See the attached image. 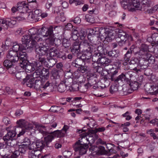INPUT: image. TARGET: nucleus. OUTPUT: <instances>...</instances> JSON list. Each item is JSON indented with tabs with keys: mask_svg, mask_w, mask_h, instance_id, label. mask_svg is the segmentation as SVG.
<instances>
[{
	"mask_svg": "<svg viewBox=\"0 0 158 158\" xmlns=\"http://www.w3.org/2000/svg\"><path fill=\"white\" fill-rule=\"evenodd\" d=\"M139 2L137 0H132V2L128 4L127 9L131 11H134L136 10H141Z\"/></svg>",
	"mask_w": 158,
	"mask_h": 158,
	"instance_id": "8",
	"label": "nucleus"
},
{
	"mask_svg": "<svg viewBox=\"0 0 158 158\" xmlns=\"http://www.w3.org/2000/svg\"><path fill=\"white\" fill-rule=\"evenodd\" d=\"M16 147H17L19 149V151L22 154H24L26 152V149L27 148V147L22 145H20L19 147L16 146Z\"/></svg>",
	"mask_w": 158,
	"mask_h": 158,
	"instance_id": "54",
	"label": "nucleus"
},
{
	"mask_svg": "<svg viewBox=\"0 0 158 158\" xmlns=\"http://www.w3.org/2000/svg\"><path fill=\"white\" fill-rule=\"evenodd\" d=\"M42 89L47 92H50L53 89V86L52 84L48 81L45 83H43Z\"/></svg>",
	"mask_w": 158,
	"mask_h": 158,
	"instance_id": "24",
	"label": "nucleus"
},
{
	"mask_svg": "<svg viewBox=\"0 0 158 158\" xmlns=\"http://www.w3.org/2000/svg\"><path fill=\"white\" fill-rule=\"evenodd\" d=\"M48 52H49V54L51 56H56L57 55V53H58V50L54 48H51Z\"/></svg>",
	"mask_w": 158,
	"mask_h": 158,
	"instance_id": "48",
	"label": "nucleus"
},
{
	"mask_svg": "<svg viewBox=\"0 0 158 158\" xmlns=\"http://www.w3.org/2000/svg\"><path fill=\"white\" fill-rule=\"evenodd\" d=\"M81 51L83 52H92V47L89 45V43L86 40L82 41L81 43Z\"/></svg>",
	"mask_w": 158,
	"mask_h": 158,
	"instance_id": "9",
	"label": "nucleus"
},
{
	"mask_svg": "<svg viewBox=\"0 0 158 158\" xmlns=\"http://www.w3.org/2000/svg\"><path fill=\"white\" fill-rule=\"evenodd\" d=\"M88 82L84 85L87 91L88 87L94 85L97 83V78L94 76H92L89 77L88 78Z\"/></svg>",
	"mask_w": 158,
	"mask_h": 158,
	"instance_id": "23",
	"label": "nucleus"
},
{
	"mask_svg": "<svg viewBox=\"0 0 158 158\" xmlns=\"http://www.w3.org/2000/svg\"><path fill=\"white\" fill-rule=\"evenodd\" d=\"M33 65L35 67V71L33 74V78L34 79L36 78L40 79V77L41 76V69H42V65L37 62H34Z\"/></svg>",
	"mask_w": 158,
	"mask_h": 158,
	"instance_id": "6",
	"label": "nucleus"
},
{
	"mask_svg": "<svg viewBox=\"0 0 158 158\" xmlns=\"http://www.w3.org/2000/svg\"><path fill=\"white\" fill-rule=\"evenodd\" d=\"M36 130L42 134L43 136H45L44 138V142L47 147H51L53 145L51 143L52 140L54 138L52 133H49L46 131V129L44 126H40L39 125H36L35 126Z\"/></svg>",
	"mask_w": 158,
	"mask_h": 158,
	"instance_id": "1",
	"label": "nucleus"
},
{
	"mask_svg": "<svg viewBox=\"0 0 158 158\" xmlns=\"http://www.w3.org/2000/svg\"><path fill=\"white\" fill-rule=\"evenodd\" d=\"M21 143H23L22 145L27 147L29 149V147L31 145V142L30 140L27 138H24L22 140H19Z\"/></svg>",
	"mask_w": 158,
	"mask_h": 158,
	"instance_id": "44",
	"label": "nucleus"
},
{
	"mask_svg": "<svg viewBox=\"0 0 158 158\" xmlns=\"http://www.w3.org/2000/svg\"><path fill=\"white\" fill-rule=\"evenodd\" d=\"M138 65L141 69H146L148 66V61L144 58H141L139 60Z\"/></svg>",
	"mask_w": 158,
	"mask_h": 158,
	"instance_id": "34",
	"label": "nucleus"
},
{
	"mask_svg": "<svg viewBox=\"0 0 158 158\" xmlns=\"http://www.w3.org/2000/svg\"><path fill=\"white\" fill-rule=\"evenodd\" d=\"M120 51L118 50H112L108 52V55L112 57H117L119 55Z\"/></svg>",
	"mask_w": 158,
	"mask_h": 158,
	"instance_id": "39",
	"label": "nucleus"
},
{
	"mask_svg": "<svg viewBox=\"0 0 158 158\" xmlns=\"http://www.w3.org/2000/svg\"><path fill=\"white\" fill-rule=\"evenodd\" d=\"M69 2L70 4L74 3L76 6L84 3V1H79L78 0H69Z\"/></svg>",
	"mask_w": 158,
	"mask_h": 158,
	"instance_id": "59",
	"label": "nucleus"
},
{
	"mask_svg": "<svg viewBox=\"0 0 158 158\" xmlns=\"http://www.w3.org/2000/svg\"><path fill=\"white\" fill-rule=\"evenodd\" d=\"M69 128V127L67 125H64L61 130H56L52 132L53 135L57 137H61L64 136L66 133L67 130Z\"/></svg>",
	"mask_w": 158,
	"mask_h": 158,
	"instance_id": "11",
	"label": "nucleus"
},
{
	"mask_svg": "<svg viewBox=\"0 0 158 158\" xmlns=\"http://www.w3.org/2000/svg\"><path fill=\"white\" fill-rule=\"evenodd\" d=\"M115 32L116 36L121 40H123L127 38L128 35L122 30L116 29L115 30Z\"/></svg>",
	"mask_w": 158,
	"mask_h": 158,
	"instance_id": "26",
	"label": "nucleus"
},
{
	"mask_svg": "<svg viewBox=\"0 0 158 158\" xmlns=\"http://www.w3.org/2000/svg\"><path fill=\"white\" fill-rule=\"evenodd\" d=\"M83 61L84 60L81 57V58L76 59L74 62H72V65L73 66L79 68L80 66L82 65Z\"/></svg>",
	"mask_w": 158,
	"mask_h": 158,
	"instance_id": "37",
	"label": "nucleus"
},
{
	"mask_svg": "<svg viewBox=\"0 0 158 158\" xmlns=\"http://www.w3.org/2000/svg\"><path fill=\"white\" fill-rule=\"evenodd\" d=\"M129 85L131 87V89L132 90H136L138 86V82L136 81L130 82Z\"/></svg>",
	"mask_w": 158,
	"mask_h": 158,
	"instance_id": "51",
	"label": "nucleus"
},
{
	"mask_svg": "<svg viewBox=\"0 0 158 158\" xmlns=\"http://www.w3.org/2000/svg\"><path fill=\"white\" fill-rule=\"evenodd\" d=\"M18 7L16 8L13 6L11 8V10L12 13H15L16 11H19L20 9H22L23 11L26 10V9H27V6H26L24 2H19L18 4Z\"/></svg>",
	"mask_w": 158,
	"mask_h": 158,
	"instance_id": "20",
	"label": "nucleus"
},
{
	"mask_svg": "<svg viewBox=\"0 0 158 158\" xmlns=\"http://www.w3.org/2000/svg\"><path fill=\"white\" fill-rule=\"evenodd\" d=\"M81 43L79 44L78 43H74L72 47H70L71 51L73 52L78 54L81 50Z\"/></svg>",
	"mask_w": 158,
	"mask_h": 158,
	"instance_id": "30",
	"label": "nucleus"
},
{
	"mask_svg": "<svg viewBox=\"0 0 158 158\" xmlns=\"http://www.w3.org/2000/svg\"><path fill=\"white\" fill-rule=\"evenodd\" d=\"M145 89L147 92L149 94L153 93V88L151 85H146L145 86Z\"/></svg>",
	"mask_w": 158,
	"mask_h": 158,
	"instance_id": "62",
	"label": "nucleus"
},
{
	"mask_svg": "<svg viewBox=\"0 0 158 158\" xmlns=\"http://www.w3.org/2000/svg\"><path fill=\"white\" fill-rule=\"evenodd\" d=\"M135 48V45H132L124 55L123 59L126 62H127L130 60L132 53L134 52V49Z\"/></svg>",
	"mask_w": 158,
	"mask_h": 158,
	"instance_id": "21",
	"label": "nucleus"
},
{
	"mask_svg": "<svg viewBox=\"0 0 158 158\" xmlns=\"http://www.w3.org/2000/svg\"><path fill=\"white\" fill-rule=\"evenodd\" d=\"M26 50H22L19 52V60L20 62V66L23 68H26L28 63L27 60Z\"/></svg>",
	"mask_w": 158,
	"mask_h": 158,
	"instance_id": "3",
	"label": "nucleus"
},
{
	"mask_svg": "<svg viewBox=\"0 0 158 158\" xmlns=\"http://www.w3.org/2000/svg\"><path fill=\"white\" fill-rule=\"evenodd\" d=\"M28 158H39L40 154L37 153V150H32L29 151L28 153Z\"/></svg>",
	"mask_w": 158,
	"mask_h": 158,
	"instance_id": "38",
	"label": "nucleus"
},
{
	"mask_svg": "<svg viewBox=\"0 0 158 158\" xmlns=\"http://www.w3.org/2000/svg\"><path fill=\"white\" fill-rule=\"evenodd\" d=\"M32 37L28 33L23 35L22 38V44L25 45L26 44L31 41Z\"/></svg>",
	"mask_w": 158,
	"mask_h": 158,
	"instance_id": "36",
	"label": "nucleus"
},
{
	"mask_svg": "<svg viewBox=\"0 0 158 158\" xmlns=\"http://www.w3.org/2000/svg\"><path fill=\"white\" fill-rule=\"evenodd\" d=\"M89 147L88 145H83L77 143H75L73 146V148L75 151L79 154V155H82L85 154L87 152V149Z\"/></svg>",
	"mask_w": 158,
	"mask_h": 158,
	"instance_id": "4",
	"label": "nucleus"
},
{
	"mask_svg": "<svg viewBox=\"0 0 158 158\" xmlns=\"http://www.w3.org/2000/svg\"><path fill=\"white\" fill-rule=\"evenodd\" d=\"M103 35L101 36L103 37L106 40L109 42L111 41L114 38L113 31L110 30L106 31L105 29V32L103 33Z\"/></svg>",
	"mask_w": 158,
	"mask_h": 158,
	"instance_id": "15",
	"label": "nucleus"
},
{
	"mask_svg": "<svg viewBox=\"0 0 158 158\" xmlns=\"http://www.w3.org/2000/svg\"><path fill=\"white\" fill-rule=\"evenodd\" d=\"M87 133H84L81 135V136L79 138L80 139L76 143H77L79 144L83 145H88L87 142Z\"/></svg>",
	"mask_w": 158,
	"mask_h": 158,
	"instance_id": "22",
	"label": "nucleus"
},
{
	"mask_svg": "<svg viewBox=\"0 0 158 158\" xmlns=\"http://www.w3.org/2000/svg\"><path fill=\"white\" fill-rule=\"evenodd\" d=\"M71 88L72 90L74 91L79 90L81 92H84L86 91L84 85L83 86H79V84H72L71 86Z\"/></svg>",
	"mask_w": 158,
	"mask_h": 158,
	"instance_id": "28",
	"label": "nucleus"
},
{
	"mask_svg": "<svg viewBox=\"0 0 158 158\" xmlns=\"http://www.w3.org/2000/svg\"><path fill=\"white\" fill-rule=\"evenodd\" d=\"M7 58L14 63L18 61L19 60V56L17 53L15 51H10L7 56Z\"/></svg>",
	"mask_w": 158,
	"mask_h": 158,
	"instance_id": "14",
	"label": "nucleus"
},
{
	"mask_svg": "<svg viewBox=\"0 0 158 158\" xmlns=\"http://www.w3.org/2000/svg\"><path fill=\"white\" fill-rule=\"evenodd\" d=\"M16 77L17 78L20 80H23V82L26 80V77L28 76L25 72H18L16 74Z\"/></svg>",
	"mask_w": 158,
	"mask_h": 158,
	"instance_id": "29",
	"label": "nucleus"
},
{
	"mask_svg": "<svg viewBox=\"0 0 158 158\" xmlns=\"http://www.w3.org/2000/svg\"><path fill=\"white\" fill-rule=\"evenodd\" d=\"M62 45L65 48H69L70 46V41L65 38H63L62 40Z\"/></svg>",
	"mask_w": 158,
	"mask_h": 158,
	"instance_id": "50",
	"label": "nucleus"
},
{
	"mask_svg": "<svg viewBox=\"0 0 158 158\" xmlns=\"http://www.w3.org/2000/svg\"><path fill=\"white\" fill-rule=\"evenodd\" d=\"M108 67L109 68H107L106 70L108 74H110L114 72L115 73L117 71H118L117 69L116 68H114L111 65L109 66Z\"/></svg>",
	"mask_w": 158,
	"mask_h": 158,
	"instance_id": "53",
	"label": "nucleus"
},
{
	"mask_svg": "<svg viewBox=\"0 0 158 158\" xmlns=\"http://www.w3.org/2000/svg\"><path fill=\"white\" fill-rule=\"evenodd\" d=\"M42 69H41V76L44 77L45 78H47L49 76V72L48 69H43L42 67Z\"/></svg>",
	"mask_w": 158,
	"mask_h": 158,
	"instance_id": "52",
	"label": "nucleus"
},
{
	"mask_svg": "<svg viewBox=\"0 0 158 158\" xmlns=\"http://www.w3.org/2000/svg\"><path fill=\"white\" fill-rule=\"evenodd\" d=\"M51 30L49 31L50 32H49V35L48 36V40L50 44L53 45L54 44L55 38L54 36V34L53 33V30L52 31Z\"/></svg>",
	"mask_w": 158,
	"mask_h": 158,
	"instance_id": "40",
	"label": "nucleus"
},
{
	"mask_svg": "<svg viewBox=\"0 0 158 158\" xmlns=\"http://www.w3.org/2000/svg\"><path fill=\"white\" fill-rule=\"evenodd\" d=\"M23 48H24V45L22 44L20 45L15 43H14V45L12 47V51H15L17 53L19 51V52H20L22 50H25V49Z\"/></svg>",
	"mask_w": 158,
	"mask_h": 158,
	"instance_id": "35",
	"label": "nucleus"
},
{
	"mask_svg": "<svg viewBox=\"0 0 158 158\" xmlns=\"http://www.w3.org/2000/svg\"><path fill=\"white\" fill-rule=\"evenodd\" d=\"M7 131V133L4 136L3 138V139L7 140L10 139H13V138L15 136L16 133L19 132V134L18 135V138H19L21 135H23L25 133V131H22V129L19 127H13L11 126L6 129Z\"/></svg>",
	"mask_w": 158,
	"mask_h": 158,
	"instance_id": "2",
	"label": "nucleus"
},
{
	"mask_svg": "<svg viewBox=\"0 0 158 158\" xmlns=\"http://www.w3.org/2000/svg\"><path fill=\"white\" fill-rule=\"evenodd\" d=\"M98 148V153L99 155H103L105 154L106 151L105 149V148L102 146H99Z\"/></svg>",
	"mask_w": 158,
	"mask_h": 158,
	"instance_id": "61",
	"label": "nucleus"
},
{
	"mask_svg": "<svg viewBox=\"0 0 158 158\" xmlns=\"http://www.w3.org/2000/svg\"><path fill=\"white\" fill-rule=\"evenodd\" d=\"M43 55H39L38 57V61L39 62L38 63H39L40 64V65L43 63H44L45 65V62H46V58Z\"/></svg>",
	"mask_w": 158,
	"mask_h": 158,
	"instance_id": "56",
	"label": "nucleus"
},
{
	"mask_svg": "<svg viewBox=\"0 0 158 158\" xmlns=\"http://www.w3.org/2000/svg\"><path fill=\"white\" fill-rule=\"evenodd\" d=\"M85 19L86 21L89 23H93L95 22L94 17L91 15H87L85 16Z\"/></svg>",
	"mask_w": 158,
	"mask_h": 158,
	"instance_id": "55",
	"label": "nucleus"
},
{
	"mask_svg": "<svg viewBox=\"0 0 158 158\" xmlns=\"http://www.w3.org/2000/svg\"><path fill=\"white\" fill-rule=\"evenodd\" d=\"M146 60L148 61V64H153L155 62V58L150 54H148L146 55Z\"/></svg>",
	"mask_w": 158,
	"mask_h": 158,
	"instance_id": "47",
	"label": "nucleus"
},
{
	"mask_svg": "<svg viewBox=\"0 0 158 158\" xmlns=\"http://www.w3.org/2000/svg\"><path fill=\"white\" fill-rule=\"evenodd\" d=\"M46 146L44 141L42 140L38 139L32 142L29 147V150H34L35 149L39 148V150H42Z\"/></svg>",
	"mask_w": 158,
	"mask_h": 158,
	"instance_id": "5",
	"label": "nucleus"
},
{
	"mask_svg": "<svg viewBox=\"0 0 158 158\" xmlns=\"http://www.w3.org/2000/svg\"><path fill=\"white\" fill-rule=\"evenodd\" d=\"M56 20H57V21L58 22L60 21L61 22H64L66 20V18L64 16V14L62 12L60 13V15L56 18Z\"/></svg>",
	"mask_w": 158,
	"mask_h": 158,
	"instance_id": "60",
	"label": "nucleus"
},
{
	"mask_svg": "<svg viewBox=\"0 0 158 158\" xmlns=\"http://www.w3.org/2000/svg\"><path fill=\"white\" fill-rule=\"evenodd\" d=\"M35 52L39 55L45 56L48 54V50L45 45L39 46H38L35 48Z\"/></svg>",
	"mask_w": 158,
	"mask_h": 158,
	"instance_id": "13",
	"label": "nucleus"
},
{
	"mask_svg": "<svg viewBox=\"0 0 158 158\" xmlns=\"http://www.w3.org/2000/svg\"><path fill=\"white\" fill-rule=\"evenodd\" d=\"M139 51L136 52L135 54H138L140 56H144L149 54L148 52L149 51V48L148 45L145 44H142L140 48Z\"/></svg>",
	"mask_w": 158,
	"mask_h": 158,
	"instance_id": "17",
	"label": "nucleus"
},
{
	"mask_svg": "<svg viewBox=\"0 0 158 158\" xmlns=\"http://www.w3.org/2000/svg\"><path fill=\"white\" fill-rule=\"evenodd\" d=\"M97 62L98 64L105 66H108L109 64L111 63L112 60L105 56H100L98 58Z\"/></svg>",
	"mask_w": 158,
	"mask_h": 158,
	"instance_id": "19",
	"label": "nucleus"
},
{
	"mask_svg": "<svg viewBox=\"0 0 158 158\" xmlns=\"http://www.w3.org/2000/svg\"><path fill=\"white\" fill-rule=\"evenodd\" d=\"M3 140L5 141V143L7 144V146L10 147V149H11V148L12 147H16V145H15V141L13 140V139H10L7 140L3 139Z\"/></svg>",
	"mask_w": 158,
	"mask_h": 158,
	"instance_id": "43",
	"label": "nucleus"
},
{
	"mask_svg": "<svg viewBox=\"0 0 158 158\" xmlns=\"http://www.w3.org/2000/svg\"><path fill=\"white\" fill-rule=\"evenodd\" d=\"M73 80L71 78L66 79L64 81H62V83L65 84V86L70 87L71 85V83L72 82Z\"/></svg>",
	"mask_w": 158,
	"mask_h": 158,
	"instance_id": "58",
	"label": "nucleus"
},
{
	"mask_svg": "<svg viewBox=\"0 0 158 158\" xmlns=\"http://www.w3.org/2000/svg\"><path fill=\"white\" fill-rule=\"evenodd\" d=\"M126 77L125 74L123 73H122L121 74L118 76L114 81V82L115 83H119L122 82L126 81L128 82V79H126Z\"/></svg>",
	"mask_w": 158,
	"mask_h": 158,
	"instance_id": "32",
	"label": "nucleus"
},
{
	"mask_svg": "<svg viewBox=\"0 0 158 158\" xmlns=\"http://www.w3.org/2000/svg\"><path fill=\"white\" fill-rule=\"evenodd\" d=\"M43 83L42 82L40 79H38L35 80L34 82V87L36 89H42Z\"/></svg>",
	"mask_w": 158,
	"mask_h": 158,
	"instance_id": "41",
	"label": "nucleus"
},
{
	"mask_svg": "<svg viewBox=\"0 0 158 158\" xmlns=\"http://www.w3.org/2000/svg\"><path fill=\"white\" fill-rule=\"evenodd\" d=\"M27 14V19L28 20L36 22L38 20L39 18H37L34 13L32 12H30Z\"/></svg>",
	"mask_w": 158,
	"mask_h": 158,
	"instance_id": "42",
	"label": "nucleus"
},
{
	"mask_svg": "<svg viewBox=\"0 0 158 158\" xmlns=\"http://www.w3.org/2000/svg\"><path fill=\"white\" fill-rule=\"evenodd\" d=\"M105 32V29L102 28L95 27L90 29L89 33V35H95L99 34V35H103V33Z\"/></svg>",
	"mask_w": 158,
	"mask_h": 158,
	"instance_id": "12",
	"label": "nucleus"
},
{
	"mask_svg": "<svg viewBox=\"0 0 158 158\" xmlns=\"http://www.w3.org/2000/svg\"><path fill=\"white\" fill-rule=\"evenodd\" d=\"M56 60L54 58H51L47 60L45 62V65L48 68H51L53 67L56 63Z\"/></svg>",
	"mask_w": 158,
	"mask_h": 158,
	"instance_id": "33",
	"label": "nucleus"
},
{
	"mask_svg": "<svg viewBox=\"0 0 158 158\" xmlns=\"http://www.w3.org/2000/svg\"><path fill=\"white\" fill-rule=\"evenodd\" d=\"M89 133L87 134V136L88 143L91 144L94 143L95 140L98 139V136L96 134L92 132V129L89 130Z\"/></svg>",
	"mask_w": 158,
	"mask_h": 158,
	"instance_id": "18",
	"label": "nucleus"
},
{
	"mask_svg": "<svg viewBox=\"0 0 158 158\" xmlns=\"http://www.w3.org/2000/svg\"><path fill=\"white\" fill-rule=\"evenodd\" d=\"M28 34L32 38L35 39L37 41L42 40L39 35V30L35 28H32L29 30Z\"/></svg>",
	"mask_w": 158,
	"mask_h": 158,
	"instance_id": "10",
	"label": "nucleus"
},
{
	"mask_svg": "<svg viewBox=\"0 0 158 158\" xmlns=\"http://www.w3.org/2000/svg\"><path fill=\"white\" fill-rule=\"evenodd\" d=\"M123 8L126 9L128 7V4L132 3V0H120Z\"/></svg>",
	"mask_w": 158,
	"mask_h": 158,
	"instance_id": "46",
	"label": "nucleus"
},
{
	"mask_svg": "<svg viewBox=\"0 0 158 158\" xmlns=\"http://www.w3.org/2000/svg\"><path fill=\"white\" fill-rule=\"evenodd\" d=\"M13 62H12L10 60H6L4 62V65L5 67L7 69L10 68V67L13 65Z\"/></svg>",
	"mask_w": 158,
	"mask_h": 158,
	"instance_id": "57",
	"label": "nucleus"
},
{
	"mask_svg": "<svg viewBox=\"0 0 158 158\" xmlns=\"http://www.w3.org/2000/svg\"><path fill=\"white\" fill-rule=\"evenodd\" d=\"M52 75L54 78L55 79H59L60 77L59 73L57 70H54L52 71Z\"/></svg>",
	"mask_w": 158,
	"mask_h": 158,
	"instance_id": "64",
	"label": "nucleus"
},
{
	"mask_svg": "<svg viewBox=\"0 0 158 158\" xmlns=\"http://www.w3.org/2000/svg\"><path fill=\"white\" fill-rule=\"evenodd\" d=\"M92 52H83L82 56H81V58L84 60H88L90 59L92 56Z\"/></svg>",
	"mask_w": 158,
	"mask_h": 158,
	"instance_id": "45",
	"label": "nucleus"
},
{
	"mask_svg": "<svg viewBox=\"0 0 158 158\" xmlns=\"http://www.w3.org/2000/svg\"><path fill=\"white\" fill-rule=\"evenodd\" d=\"M53 29H55L52 26H50L48 28L43 27L41 29L39 30L38 35H41L43 37H47L50 33L49 31L51 29L52 31L53 30Z\"/></svg>",
	"mask_w": 158,
	"mask_h": 158,
	"instance_id": "16",
	"label": "nucleus"
},
{
	"mask_svg": "<svg viewBox=\"0 0 158 158\" xmlns=\"http://www.w3.org/2000/svg\"><path fill=\"white\" fill-rule=\"evenodd\" d=\"M17 123L19 125V127L21 128L22 131H24L22 128H24L27 130L32 129L33 128V125L31 123L26 121L24 119H20L17 122Z\"/></svg>",
	"mask_w": 158,
	"mask_h": 158,
	"instance_id": "7",
	"label": "nucleus"
},
{
	"mask_svg": "<svg viewBox=\"0 0 158 158\" xmlns=\"http://www.w3.org/2000/svg\"><path fill=\"white\" fill-rule=\"evenodd\" d=\"M26 80L24 81L23 84L26 83V85L30 88H32L34 86L35 79L32 78L31 75H28L26 77Z\"/></svg>",
	"mask_w": 158,
	"mask_h": 158,
	"instance_id": "27",
	"label": "nucleus"
},
{
	"mask_svg": "<svg viewBox=\"0 0 158 158\" xmlns=\"http://www.w3.org/2000/svg\"><path fill=\"white\" fill-rule=\"evenodd\" d=\"M36 41H37L35 39L32 38L31 41L26 44L24 46V48H23L25 49V50H26L28 48H36V47L38 46L37 43Z\"/></svg>",
	"mask_w": 158,
	"mask_h": 158,
	"instance_id": "25",
	"label": "nucleus"
},
{
	"mask_svg": "<svg viewBox=\"0 0 158 158\" xmlns=\"http://www.w3.org/2000/svg\"><path fill=\"white\" fill-rule=\"evenodd\" d=\"M106 129L104 127H98L97 128H96L94 130H92V131L93 133H94L95 134H96V133L98 132H102L105 131Z\"/></svg>",
	"mask_w": 158,
	"mask_h": 158,
	"instance_id": "63",
	"label": "nucleus"
},
{
	"mask_svg": "<svg viewBox=\"0 0 158 158\" xmlns=\"http://www.w3.org/2000/svg\"><path fill=\"white\" fill-rule=\"evenodd\" d=\"M10 150L11 151L10 152L12 153L10 156V157L11 158H17L21 154L17 147L11 148Z\"/></svg>",
	"mask_w": 158,
	"mask_h": 158,
	"instance_id": "31",
	"label": "nucleus"
},
{
	"mask_svg": "<svg viewBox=\"0 0 158 158\" xmlns=\"http://www.w3.org/2000/svg\"><path fill=\"white\" fill-rule=\"evenodd\" d=\"M66 88L65 84L61 82L58 86V90L59 92L62 93L65 90Z\"/></svg>",
	"mask_w": 158,
	"mask_h": 158,
	"instance_id": "49",
	"label": "nucleus"
}]
</instances>
